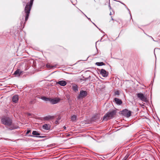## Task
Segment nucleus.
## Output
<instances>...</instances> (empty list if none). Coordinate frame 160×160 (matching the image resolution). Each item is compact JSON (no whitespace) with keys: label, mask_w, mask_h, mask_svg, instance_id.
Segmentation results:
<instances>
[{"label":"nucleus","mask_w":160,"mask_h":160,"mask_svg":"<svg viewBox=\"0 0 160 160\" xmlns=\"http://www.w3.org/2000/svg\"><path fill=\"white\" fill-rule=\"evenodd\" d=\"M121 113L124 116L128 118L131 115V112L127 109H125L121 111Z\"/></svg>","instance_id":"4"},{"label":"nucleus","mask_w":160,"mask_h":160,"mask_svg":"<svg viewBox=\"0 0 160 160\" xmlns=\"http://www.w3.org/2000/svg\"><path fill=\"white\" fill-rule=\"evenodd\" d=\"M32 134L33 135H40V133L36 131H33Z\"/></svg>","instance_id":"19"},{"label":"nucleus","mask_w":160,"mask_h":160,"mask_svg":"<svg viewBox=\"0 0 160 160\" xmlns=\"http://www.w3.org/2000/svg\"><path fill=\"white\" fill-rule=\"evenodd\" d=\"M100 73L104 77H107L108 75V72H106V70L103 69H102L101 70Z\"/></svg>","instance_id":"8"},{"label":"nucleus","mask_w":160,"mask_h":160,"mask_svg":"<svg viewBox=\"0 0 160 160\" xmlns=\"http://www.w3.org/2000/svg\"><path fill=\"white\" fill-rule=\"evenodd\" d=\"M63 128L64 129H66V127L65 126L63 127Z\"/></svg>","instance_id":"27"},{"label":"nucleus","mask_w":160,"mask_h":160,"mask_svg":"<svg viewBox=\"0 0 160 160\" xmlns=\"http://www.w3.org/2000/svg\"><path fill=\"white\" fill-rule=\"evenodd\" d=\"M69 136V135H67V136Z\"/></svg>","instance_id":"31"},{"label":"nucleus","mask_w":160,"mask_h":160,"mask_svg":"<svg viewBox=\"0 0 160 160\" xmlns=\"http://www.w3.org/2000/svg\"><path fill=\"white\" fill-rule=\"evenodd\" d=\"M60 99L59 98H51L50 99V102L52 104H55L59 102Z\"/></svg>","instance_id":"7"},{"label":"nucleus","mask_w":160,"mask_h":160,"mask_svg":"<svg viewBox=\"0 0 160 160\" xmlns=\"http://www.w3.org/2000/svg\"><path fill=\"white\" fill-rule=\"evenodd\" d=\"M72 89L75 92H77L78 91V86L76 85H73L72 87Z\"/></svg>","instance_id":"14"},{"label":"nucleus","mask_w":160,"mask_h":160,"mask_svg":"<svg viewBox=\"0 0 160 160\" xmlns=\"http://www.w3.org/2000/svg\"><path fill=\"white\" fill-rule=\"evenodd\" d=\"M138 97L142 101L146 102L147 101L146 97L142 93H138L137 94Z\"/></svg>","instance_id":"5"},{"label":"nucleus","mask_w":160,"mask_h":160,"mask_svg":"<svg viewBox=\"0 0 160 160\" xmlns=\"http://www.w3.org/2000/svg\"><path fill=\"white\" fill-rule=\"evenodd\" d=\"M96 64L98 66H101L104 65V63L103 62H97L96 63Z\"/></svg>","instance_id":"17"},{"label":"nucleus","mask_w":160,"mask_h":160,"mask_svg":"<svg viewBox=\"0 0 160 160\" xmlns=\"http://www.w3.org/2000/svg\"><path fill=\"white\" fill-rule=\"evenodd\" d=\"M22 72L19 69L17 70L14 72V74L17 76H19Z\"/></svg>","instance_id":"11"},{"label":"nucleus","mask_w":160,"mask_h":160,"mask_svg":"<svg viewBox=\"0 0 160 160\" xmlns=\"http://www.w3.org/2000/svg\"><path fill=\"white\" fill-rule=\"evenodd\" d=\"M41 99L45 101H49L50 102V99H51V98L43 97L41 98Z\"/></svg>","instance_id":"16"},{"label":"nucleus","mask_w":160,"mask_h":160,"mask_svg":"<svg viewBox=\"0 0 160 160\" xmlns=\"http://www.w3.org/2000/svg\"><path fill=\"white\" fill-rule=\"evenodd\" d=\"M77 117L76 115H74L72 116L71 117V120L72 121H74L76 119Z\"/></svg>","instance_id":"18"},{"label":"nucleus","mask_w":160,"mask_h":160,"mask_svg":"<svg viewBox=\"0 0 160 160\" xmlns=\"http://www.w3.org/2000/svg\"><path fill=\"white\" fill-rule=\"evenodd\" d=\"M30 136L31 137H34V136L33 135H30Z\"/></svg>","instance_id":"26"},{"label":"nucleus","mask_w":160,"mask_h":160,"mask_svg":"<svg viewBox=\"0 0 160 160\" xmlns=\"http://www.w3.org/2000/svg\"><path fill=\"white\" fill-rule=\"evenodd\" d=\"M53 118V117L51 116H48L45 117L44 118L45 120H48L49 119H52Z\"/></svg>","instance_id":"15"},{"label":"nucleus","mask_w":160,"mask_h":160,"mask_svg":"<svg viewBox=\"0 0 160 160\" xmlns=\"http://www.w3.org/2000/svg\"><path fill=\"white\" fill-rule=\"evenodd\" d=\"M18 99V96L17 95H14L12 98V100L14 102H17Z\"/></svg>","instance_id":"12"},{"label":"nucleus","mask_w":160,"mask_h":160,"mask_svg":"<svg viewBox=\"0 0 160 160\" xmlns=\"http://www.w3.org/2000/svg\"><path fill=\"white\" fill-rule=\"evenodd\" d=\"M43 128L44 129L48 130L50 128V126L49 125L45 124L43 126Z\"/></svg>","instance_id":"13"},{"label":"nucleus","mask_w":160,"mask_h":160,"mask_svg":"<svg viewBox=\"0 0 160 160\" xmlns=\"http://www.w3.org/2000/svg\"><path fill=\"white\" fill-rule=\"evenodd\" d=\"M60 119V117H58V118L57 119V120H59Z\"/></svg>","instance_id":"25"},{"label":"nucleus","mask_w":160,"mask_h":160,"mask_svg":"<svg viewBox=\"0 0 160 160\" xmlns=\"http://www.w3.org/2000/svg\"><path fill=\"white\" fill-rule=\"evenodd\" d=\"M30 132H31V131L30 130H28L26 133H27V134H29Z\"/></svg>","instance_id":"23"},{"label":"nucleus","mask_w":160,"mask_h":160,"mask_svg":"<svg viewBox=\"0 0 160 160\" xmlns=\"http://www.w3.org/2000/svg\"><path fill=\"white\" fill-rule=\"evenodd\" d=\"M87 95V92L86 91L82 90L80 92V94L79 95L78 98L81 99L86 97Z\"/></svg>","instance_id":"6"},{"label":"nucleus","mask_w":160,"mask_h":160,"mask_svg":"<svg viewBox=\"0 0 160 160\" xmlns=\"http://www.w3.org/2000/svg\"><path fill=\"white\" fill-rule=\"evenodd\" d=\"M2 123L7 126H10L12 124V121L9 118H3L1 119Z\"/></svg>","instance_id":"3"},{"label":"nucleus","mask_w":160,"mask_h":160,"mask_svg":"<svg viewBox=\"0 0 160 160\" xmlns=\"http://www.w3.org/2000/svg\"><path fill=\"white\" fill-rule=\"evenodd\" d=\"M57 83L59 84L61 86H64L66 85L67 82L65 81L62 80L58 81L57 82Z\"/></svg>","instance_id":"9"},{"label":"nucleus","mask_w":160,"mask_h":160,"mask_svg":"<svg viewBox=\"0 0 160 160\" xmlns=\"http://www.w3.org/2000/svg\"><path fill=\"white\" fill-rule=\"evenodd\" d=\"M129 156V154H127L125 156L124 158L122 159V160H126L128 158Z\"/></svg>","instance_id":"20"},{"label":"nucleus","mask_w":160,"mask_h":160,"mask_svg":"<svg viewBox=\"0 0 160 160\" xmlns=\"http://www.w3.org/2000/svg\"><path fill=\"white\" fill-rule=\"evenodd\" d=\"M55 123L56 124H58V120H57L55 121Z\"/></svg>","instance_id":"24"},{"label":"nucleus","mask_w":160,"mask_h":160,"mask_svg":"<svg viewBox=\"0 0 160 160\" xmlns=\"http://www.w3.org/2000/svg\"><path fill=\"white\" fill-rule=\"evenodd\" d=\"M84 15L86 16V17H87V16L85 14H84Z\"/></svg>","instance_id":"29"},{"label":"nucleus","mask_w":160,"mask_h":160,"mask_svg":"<svg viewBox=\"0 0 160 160\" xmlns=\"http://www.w3.org/2000/svg\"><path fill=\"white\" fill-rule=\"evenodd\" d=\"M116 112L115 110H113L106 114L103 118V119L107 121L112 118L115 115Z\"/></svg>","instance_id":"2"},{"label":"nucleus","mask_w":160,"mask_h":160,"mask_svg":"<svg viewBox=\"0 0 160 160\" xmlns=\"http://www.w3.org/2000/svg\"><path fill=\"white\" fill-rule=\"evenodd\" d=\"M33 0H31L30 3H28L25 7L24 10L25 12L26 13L25 19V21H26L28 19L30 12Z\"/></svg>","instance_id":"1"},{"label":"nucleus","mask_w":160,"mask_h":160,"mask_svg":"<svg viewBox=\"0 0 160 160\" xmlns=\"http://www.w3.org/2000/svg\"><path fill=\"white\" fill-rule=\"evenodd\" d=\"M87 18H88V20H90V18H88L87 17Z\"/></svg>","instance_id":"28"},{"label":"nucleus","mask_w":160,"mask_h":160,"mask_svg":"<svg viewBox=\"0 0 160 160\" xmlns=\"http://www.w3.org/2000/svg\"><path fill=\"white\" fill-rule=\"evenodd\" d=\"M115 95H119V92L118 91H116L115 92Z\"/></svg>","instance_id":"22"},{"label":"nucleus","mask_w":160,"mask_h":160,"mask_svg":"<svg viewBox=\"0 0 160 160\" xmlns=\"http://www.w3.org/2000/svg\"><path fill=\"white\" fill-rule=\"evenodd\" d=\"M114 101L118 105H120L122 103V100L117 98H115L114 99Z\"/></svg>","instance_id":"10"},{"label":"nucleus","mask_w":160,"mask_h":160,"mask_svg":"<svg viewBox=\"0 0 160 160\" xmlns=\"http://www.w3.org/2000/svg\"><path fill=\"white\" fill-rule=\"evenodd\" d=\"M38 137H40V138H41V136H39Z\"/></svg>","instance_id":"30"},{"label":"nucleus","mask_w":160,"mask_h":160,"mask_svg":"<svg viewBox=\"0 0 160 160\" xmlns=\"http://www.w3.org/2000/svg\"><path fill=\"white\" fill-rule=\"evenodd\" d=\"M47 67L48 68H53V66H51L49 64H48L47 65Z\"/></svg>","instance_id":"21"}]
</instances>
